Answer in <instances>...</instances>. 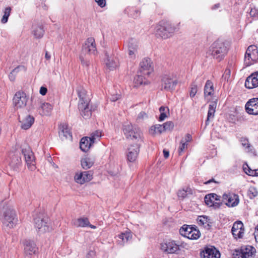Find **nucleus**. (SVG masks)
<instances>
[{"label": "nucleus", "instance_id": "nucleus-1", "mask_svg": "<svg viewBox=\"0 0 258 258\" xmlns=\"http://www.w3.org/2000/svg\"><path fill=\"white\" fill-rule=\"evenodd\" d=\"M178 28L169 22L161 21L155 27V35L158 37L167 39L172 36Z\"/></svg>", "mask_w": 258, "mask_h": 258}, {"label": "nucleus", "instance_id": "nucleus-2", "mask_svg": "<svg viewBox=\"0 0 258 258\" xmlns=\"http://www.w3.org/2000/svg\"><path fill=\"white\" fill-rule=\"evenodd\" d=\"M227 51L228 48L225 44L223 42L217 40L209 47L207 53L220 61L224 58Z\"/></svg>", "mask_w": 258, "mask_h": 258}, {"label": "nucleus", "instance_id": "nucleus-3", "mask_svg": "<svg viewBox=\"0 0 258 258\" xmlns=\"http://www.w3.org/2000/svg\"><path fill=\"white\" fill-rule=\"evenodd\" d=\"M97 51L96 47L95 39L93 37L88 38L83 45L80 59L83 66H89L90 63L84 56L88 54L89 55H96Z\"/></svg>", "mask_w": 258, "mask_h": 258}, {"label": "nucleus", "instance_id": "nucleus-4", "mask_svg": "<svg viewBox=\"0 0 258 258\" xmlns=\"http://www.w3.org/2000/svg\"><path fill=\"white\" fill-rule=\"evenodd\" d=\"M122 130L127 139L135 141L137 143H141L143 141L141 131L131 123L124 124Z\"/></svg>", "mask_w": 258, "mask_h": 258}, {"label": "nucleus", "instance_id": "nucleus-5", "mask_svg": "<svg viewBox=\"0 0 258 258\" xmlns=\"http://www.w3.org/2000/svg\"><path fill=\"white\" fill-rule=\"evenodd\" d=\"M178 83L177 75L174 73L164 74L161 78V89L172 91Z\"/></svg>", "mask_w": 258, "mask_h": 258}, {"label": "nucleus", "instance_id": "nucleus-6", "mask_svg": "<svg viewBox=\"0 0 258 258\" xmlns=\"http://www.w3.org/2000/svg\"><path fill=\"white\" fill-rule=\"evenodd\" d=\"M2 220L5 226L9 228H13L18 222L15 211L12 208H8L6 209L4 212Z\"/></svg>", "mask_w": 258, "mask_h": 258}, {"label": "nucleus", "instance_id": "nucleus-7", "mask_svg": "<svg viewBox=\"0 0 258 258\" xmlns=\"http://www.w3.org/2000/svg\"><path fill=\"white\" fill-rule=\"evenodd\" d=\"M255 252L256 250L254 247L246 245L235 249L232 255L233 258H254Z\"/></svg>", "mask_w": 258, "mask_h": 258}, {"label": "nucleus", "instance_id": "nucleus-8", "mask_svg": "<svg viewBox=\"0 0 258 258\" xmlns=\"http://www.w3.org/2000/svg\"><path fill=\"white\" fill-rule=\"evenodd\" d=\"M34 227L37 232L41 234L50 230L48 219L42 216H38L34 218Z\"/></svg>", "mask_w": 258, "mask_h": 258}, {"label": "nucleus", "instance_id": "nucleus-9", "mask_svg": "<svg viewBox=\"0 0 258 258\" xmlns=\"http://www.w3.org/2000/svg\"><path fill=\"white\" fill-rule=\"evenodd\" d=\"M21 148L22 153L24 156L28 168L31 171L34 170L36 168L35 157L30 147L25 144L22 146Z\"/></svg>", "mask_w": 258, "mask_h": 258}, {"label": "nucleus", "instance_id": "nucleus-10", "mask_svg": "<svg viewBox=\"0 0 258 258\" xmlns=\"http://www.w3.org/2000/svg\"><path fill=\"white\" fill-rule=\"evenodd\" d=\"M258 60V49L256 46L251 45L248 47L244 57V63L249 66Z\"/></svg>", "mask_w": 258, "mask_h": 258}, {"label": "nucleus", "instance_id": "nucleus-11", "mask_svg": "<svg viewBox=\"0 0 258 258\" xmlns=\"http://www.w3.org/2000/svg\"><path fill=\"white\" fill-rule=\"evenodd\" d=\"M180 234L189 239H197L200 236V232L199 230L190 227L187 225H183L180 229Z\"/></svg>", "mask_w": 258, "mask_h": 258}, {"label": "nucleus", "instance_id": "nucleus-12", "mask_svg": "<svg viewBox=\"0 0 258 258\" xmlns=\"http://www.w3.org/2000/svg\"><path fill=\"white\" fill-rule=\"evenodd\" d=\"M154 68L152 60L149 58H144L140 63V68L138 72L144 74L146 79V77H150L153 72Z\"/></svg>", "mask_w": 258, "mask_h": 258}, {"label": "nucleus", "instance_id": "nucleus-13", "mask_svg": "<svg viewBox=\"0 0 258 258\" xmlns=\"http://www.w3.org/2000/svg\"><path fill=\"white\" fill-rule=\"evenodd\" d=\"M28 97L24 92L19 91L17 92L13 98L14 104L17 108H24L26 106Z\"/></svg>", "mask_w": 258, "mask_h": 258}, {"label": "nucleus", "instance_id": "nucleus-14", "mask_svg": "<svg viewBox=\"0 0 258 258\" xmlns=\"http://www.w3.org/2000/svg\"><path fill=\"white\" fill-rule=\"evenodd\" d=\"M246 112L250 115H258V98L249 99L245 104Z\"/></svg>", "mask_w": 258, "mask_h": 258}, {"label": "nucleus", "instance_id": "nucleus-15", "mask_svg": "<svg viewBox=\"0 0 258 258\" xmlns=\"http://www.w3.org/2000/svg\"><path fill=\"white\" fill-rule=\"evenodd\" d=\"M161 249L166 253H174L179 250V247L175 241L168 240L161 244Z\"/></svg>", "mask_w": 258, "mask_h": 258}, {"label": "nucleus", "instance_id": "nucleus-16", "mask_svg": "<svg viewBox=\"0 0 258 258\" xmlns=\"http://www.w3.org/2000/svg\"><path fill=\"white\" fill-rule=\"evenodd\" d=\"M140 144L132 145L127 148L126 156L128 162H134L136 160L140 152Z\"/></svg>", "mask_w": 258, "mask_h": 258}, {"label": "nucleus", "instance_id": "nucleus-17", "mask_svg": "<svg viewBox=\"0 0 258 258\" xmlns=\"http://www.w3.org/2000/svg\"><path fill=\"white\" fill-rule=\"evenodd\" d=\"M220 197L215 194H210L205 197V204L209 207L218 208L220 205Z\"/></svg>", "mask_w": 258, "mask_h": 258}, {"label": "nucleus", "instance_id": "nucleus-18", "mask_svg": "<svg viewBox=\"0 0 258 258\" xmlns=\"http://www.w3.org/2000/svg\"><path fill=\"white\" fill-rule=\"evenodd\" d=\"M231 232L235 239L242 238L244 233V228L243 223L240 221L234 223Z\"/></svg>", "mask_w": 258, "mask_h": 258}, {"label": "nucleus", "instance_id": "nucleus-19", "mask_svg": "<svg viewBox=\"0 0 258 258\" xmlns=\"http://www.w3.org/2000/svg\"><path fill=\"white\" fill-rule=\"evenodd\" d=\"M200 255L202 258H220V252L214 247H206L201 252Z\"/></svg>", "mask_w": 258, "mask_h": 258}, {"label": "nucleus", "instance_id": "nucleus-20", "mask_svg": "<svg viewBox=\"0 0 258 258\" xmlns=\"http://www.w3.org/2000/svg\"><path fill=\"white\" fill-rule=\"evenodd\" d=\"M105 63L106 67L110 70L115 69L119 66L118 58L114 56L109 55V54L106 52Z\"/></svg>", "mask_w": 258, "mask_h": 258}, {"label": "nucleus", "instance_id": "nucleus-21", "mask_svg": "<svg viewBox=\"0 0 258 258\" xmlns=\"http://www.w3.org/2000/svg\"><path fill=\"white\" fill-rule=\"evenodd\" d=\"M223 201L229 207H233L237 206L239 203L238 196L236 195L224 194Z\"/></svg>", "mask_w": 258, "mask_h": 258}, {"label": "nucleus", "instance_id": "nucleus-22", "mask_svg": "<svg viewBox=\"0 0 258 258\" xmlns=\"http://www.w3.org/2000/svg\"><path fill=\"white\" fill-rule=\"evenodd\" d=\"M245 86L248 89H252L258 86V71L253 73L246 78Z\"/></svg>", "mask_w": 258, "mask_h": 258}, {"label": "nucleus", "instance_id": "nucleus-23", "mask_svg": "<svg viewBox=\"0 0 258 258\" xmlns=\"http://www.w3.org/2000/svg\"><path fill=\"white\" fill-rule=\"evenodd\" d=\"M19 121L21 123V127L24 130L29 128L34 122L33 116L27 114L25 116H19Z\"/></svg>", "mask_w": 258, "mask_h": 258}, {"label": "nucleus", "instance_id": "nucleus-24", "mask_svg": "<svg viewBox=\"0 0 258 258\" xmlns=\"http://www.w3.org/2000/svg\"><path fill=\"white\" fill-rule=\"evenodd\" d=\"M77 92L79 98V104H89L90 99L87 95V91L83 87H78L77 89Z\"/></svg>", "mask_w": 258, "mask_h": 258}, {"label": "nucleus", "instance_id": "nucleus-25", "mask_svg": "<svg viewBox=\"0 0 258 258\" xmlns=\"http://www.w3.org/2000/svg\"><path fill=\"white\" fill-rule=\"evenodd\" d=\"M52 109V106L48 103L40 101L38 111L41 115H49Z\"/></svg>", "mask_w": 258, "mask_h": 258}, {"label": "nucleus", "instance_id": "nucleus-26", "mask_svg": "<svg viewBox=\"0 0 258 258\" xmlns=\"http://www.w3.org/2000/svg\"><path fill=\"white\" fill-rule=\"evenodd\" d=\"M59 130V137L61 140L72 139V135L67 124H60Z\"/></svg>", "mask_w": 258, "mask_h": 258}, {"label": "nucleus", "instance_id": "nucleus-27", "mask_svg": "<svg viewBox=\"0 0 258 258\" xmlns=\"http://www.w3.org/2000/svg\"><path fill=\"white\" fill-rule=\"evenodd\" d=\"M24 244V253L26 255H32L34 254L37 248L33 241L29 240H25Z\"/></svg>", "mask_w": 258, "mask_h": 258}, {"label": "nucleus", "instance_id": "nucleus-28", "mask_svg": "<svg viewBox=\"0 0 258 258\" xmlns=\"http://www.w3.org/2000/svg\"><path fill=\"white\" fill-rule=\"evenodd\" d=\"M138 45L137 42L133 39H131L128 44V53L130 57L132 59L136 58L138 53Z\"/></svg>", "mask_w": 258, "mask_h": 258}, {"label": "nucleus", "instance_id": "nucleus-29", "mask_svg": "<svg viewBox=\"0 0 258 258\" xmlns=\"http://www.w3.org/2000/svg\"><path fill=\"white\" fill-rule=\"evenodd\" d=\"M149 77H144V74H141L140 72H138V75L134 78V84L135 87H138L141 85H147L149 83L148 78Z\"/></svg>", "mask_w": 258, "mask_h": 258}, {"label": "nucleus", "instance_id": "nucleus-30", "mask_svg": "<svg viewBox=\"0 0 258 258\" xmlns=\"http://www.w3.org/2000/svg\"><path fill=\"white\" fill-rule=\"evenodd\" d=\"M89 104H79L78 105L81 115L85 119H88L91 116V110L89 108Z\"/></svg>", "mask_w": 258, "mask_h": 258}, {"label": "nucleus", "instance_id": "nucleus-31", "mask_svg": "<svg viewBox=\"0 0 258 258\" xmlns=\"http://www.w3.org/2000/svg\"><path fill=\"white\" fill-rule=\"evenodd\" d=\"M92 144L93 143L90 141L89 137H83L81 140L80 148L83 152H87Z\"/></svg>", "mask_w": 258, "mask_h": 258}, {"label": "nucleus", "instance_id": "nucleus-32", "mask_svg": "<svg viewBox=\"0 0 258 258\" xmlns=\"http://www.w3.org/2000/svg\"><path fill=\"white\" fill-rule=\"evenodd\" d=\"M217 106L216 103L215 102H212L209 105V110L208 112L207 119L206 121V125H207L209 124V121L211 119H213L214 117V114Z\"/></svg>", "mask_w": 258, "mask_h": 258}, {"label": "nucleus", "instance_id": "nucleus-33", "mask_svg": "<svg viewBox=\"0 0 258 258\" xmlns=\"http://www.w3.org/2000/svg\"><path fill=\"white\" fill-rule=\"evenodd\" d=\"M73 224L77 227H85L89 225V221L87 218H80L73 220Z\"/></svg>", "mask_w": 258, "mask_h": 258}, {"label": "nucleus", "instance_id": "nucleus-34", "mask_svg": "<svg viewBox=\"0 0 258 258\" xmlns=\"http://www.w3.org/2000/svg\"><path fill=\"white\" fill-rule=\"evenodd\" d=\"M118 241L120 245H123L132 238V235L130 232L121 233L118 235Z\"/></svg>", "mask_w": 258, "mask_h": 258}, {"label": "nucleus", "instance_id": "nucleus-35", "mask_svg": "<svg viewBox=\"0 0 258 258\" xmlns=\"http://www.w3.org/2000/svg\"><path fill=\"white\" fill-rule=\"evenodd\" d=\"M198 220L199 224L203 225L207 229L210 228V227L211 226V222H210V219L207 216H199L198 218Z\"/></svg>", "mask_w": 258, "mask_h": 258}, {"label": "nucleus", "instance_id": "nucleus-36", "mask_svg": "<svg viewBox=\"0 0 258 258\" xmlns=\"http://www.w3.org/2000/svg\"><path fill=\"white\" fill-rule=\"evenodd\" d=\"M33 33L36 38H41L44 33L43 28L42 25H34L33 26Z\"/></svg>", "mask_w": 258, "mask_h": 258}, {"label": "nucleus", "instance_id": "nucleus-37", "mask_svg": "<svg viewBox=\"0 0 258 258\" xmlns=\"http://www.w3.org/2000/svg\"><path fill=\"white\" fill-rule=\"evenodd\" d=\"M81 166L84 169L91 168L94 164L92 159L89 157H85L81 160Z\"/></svg>", "mask_w": 258, "mask_h": 258}, {"label": "nucleus", "instance_id": "nucleus-38", "mask_svg": "<svg viewBox=\"0 0 258 258\" xmlns=\"http://www.w3.org/2000/svg\"><path fill=\"white\" fill-rule=\"evenodd\" d=\"M214 91L213 85L211 81L208 80L204 88V94L205 96H211Z\"/></svg>", "mask_w": 258, "mask_h": 258}, {"label": "nucleus", "instance_id": "nucleus-39", "mask_svg": "<svg viewBox=\"0 0 258 258\" xmlns=\"http://www.w3.org/2000/svg\"><path fill=\"white\" fill-rule=\"evenodd\" d=\"M162 125L160 124H156L152 126L149 130V134L152 136L156 134H160L163 132Z\"/></svg>", "mask_w": 258, "mask_h": 258}, {"label": "nucleus", "instance_id": "nucleus-40", "mask_svg": "<svg viewBox=\"0 0 258 258\" xmlns=\"http://www.w3.org/2000/svg\"><path fill=\"white\" fill-rule=\"evenodd\" d=\"M192 194V189L188 187H186L178 190L177 192V196L179 198H181L183 199L185 198L188 195H191Z\"/></svg>", "mask_w": 258, "mask_h": 258}, {"label": "nucleus", "instance_id": "nucleus-41", "mask_svg": "<svg viewBox=\"0 0 258 258\" xmlns=\"http://www.w3.org/2000/svg\"><path fill=\"white\" fill-rule=\"evenodd\" d=\"M243 170L246 174L250 176H258V169L255 170L251 169L247 164L243 166Z\"/></svg>", "mask_w": 258, "mask_h": 258}, {"label": "nucleus", "instance_id": "nucleus-42", "mask_svg": "<svg viewBox=\"0 0 258 258\" xmlns=\"http://www.w3.org/2000/svg\"><path fill=\"white\" fill-rule=\"evenodd\" d=\"M11 12V8L10 7L5 8L4 11V15L1 19V22L3 24H5L8 22L9 17L10 15Z\"/></svg>", "mask_w": 258, "mask_h": 258}, {"label": "nucleus", "instance_id": "nucleus-43", "mask_svg": "<svg viewBox=\"0 0 258 258\" xmlns=\"http://www.w3.org/2000/svg\"><path fill=\"white\" fill-rule=\"evenodd\" d=\"M102 136V133L100 131H96L92 133L91 137H89L90 141L94 143L95 142L99 140Z\"/></svg>", "mask_w": 258, "mask_h": 258}, {"label": "nucleus", "instance_id": "nucleus-44", "mask_svg": "<svg viewBox=\"0 0 258 258\" xmlns=\"http://www.w3.org/2000/svg\"><path fill=\"white\" fill-rule=\"evenodd\" d=\"M174 127V123L171 121H167L162 125L163 131H170Z\"/></svg>", "mask_w": 258, "mask_h": 258}, {"label": "nucleus", "instance_id": "nucleus-45", "mask_svg": "<svg viewBox=\"0 0 258 258\" xmlns=\"http://www.w3.org/2000/svg\"><path fill=\"white\" fill-rule=\"evenodd\" d=\"M258 192L254 187H250L248 190V195L250 199H252L257 195Z\"/></svg>", "mask_w": 258, "mask_h": 258}, {"label": "nucleus", "instance_id": "nucleus-46", "mask_svg": "<svg viewBox=\"0 0 258 258\" xmlns=\"http://www.w3.org/2000/svg\"><path fill=\"white\" fill-rule=\"evenodd\" d=\"M21 159L20 157H16L13 158L11 162V165L13 167H17L20 164Z\"/></svg>", "mask_w": 258, "mask_h": 258}, {"label": "nucleus", "instance_id": "nucleus-47", "mask_svg": "<svg viewBox=\"0 0 258 258\" xmlns=\"http://www.w3.org/2000/svg\"><path fill=\"white\" fill-rule=\"evenodd\" d=\"M197 85L194 83H192L190 86V91L189 92V95L190 97H194L197 92Z\"/></svg>", "mask_w": 258, "mask_h": 258}, {"label": "nucleus", "instance_id": "nucleus-48", "mask_svg": "<svg viewBox=\"0 0 258 258\" xmlns=\"http://www.w3.org/2000/svg\"><path fill=\"white\" fill-rule=\"evenodd\" d=\"M84 183L89 181L92 179V175L88 171L82 172Z\"/></svg>", "mask_w": 258, "mask_h": 258}, {"label": "nucleus", "instance_id": "nucleus-49", "mask_svg": "<svg viewBox=\"0 0 258 258\" xmlns=\"http://www.w3.org/2000/svg\"><path fill=\"white\" fill-rule=\"evenodd\" d=\"M83 175L82 174V172H81L80 173H77L75 176V181L80 184H83L84 181H83Z\"/></svg>", "mask_w": 258, "mask_h": 258}, {"label": "nucleus", "instance_id": "nucleus-50", "mask_svg": "<svg viewBox=\"0 0 258 258\" xmlns=\"http://www.w3.org/2000/svg\"><path fill=\"white\" fill-rule=\"evenodd\" d=\"M241 142L242 146L245 148L246 151L249 152L250 146L248 140L246 139H241Z\"/></svg>", "mask_w": 258, "mask_h": 258}, {"label": "nucleus", "instance_id": "nucleus-51", "mask_svg": "<svg viewBox=\"0 0 258 258\" xmlns=\"http://www.w3.org/2000/svg\"><path fill=\"white\" fill-rule=\"evenodd\" d=\"M187 143L186 142H184L183 140H182L180 142V145L178 149L179 154L180 155L181 153L187 147Z\"/></svg>", "mask_w": 258, "mask_h": 258}, {"label": "nucleus", "instance_id": "nucleus-52", "mask_svg": "<svg viewBox=\"0 0 258 258\" xmlns=\"http://www.w3.org/2000/svg\"><path fill=\"white\" fill-rule=\"evenodd\" d=\"M231 72L229 69L227 68L225 70L224 73L222 76V79L228 81L230 77Z\"/></svg>", "mask_w": 258, "mask_h": 258}, {"label": "nucleus", "instance_id": "nucleus-53", "mask_svg": "<svg viewBox=\"0 0 258 258\" xmlns=\"http://www.w3.org/2000/svg\"><path fill=\"white\" fill-rule=\"evenodd\" d=\"M147 117L148 116L146 113L144 111H142L138 114V117L137 118V120L138 121H141L144 120V119L147 118Z\"/></svg>", "mask_w": 258, "mask_h": 258}, {"label": "nucleus", "instance_id": "nucleus-54", "mask_svg": "<svg viewBox=\"0 0 258 258\" xmlns=\"http://www.w3.org/2000/svg\"><path fill=\"white\" fill-rule=\"evenodd\" d=\"M250 15L253 17H258V10L252 9L250 12Z\"/></svg>", "mask_w": 258, "mask_h": 258}, {"label": "nucleus", "instance_id": "nucleus-55", "mask_svg": "<svg viewBox=\"0 0 258 258\" xmlns=\"http://www.w3.org/2000/svg\"><path fill=\"white\" fill-rule=\"evenodd\" d=\"M120 97V95L119 94L112 95L110 98V99L111 101L114 102L118 99H119Z\"/></svg>", "mask_w": 258, "mask_h": 258}, {"label": "nucleus", "instance_id": "nucleus-56", "mask_svg": "<svg viewBox=\"0 0 258 258\" xmlns=\"http://www.w3.org/2000/svg\"><path fill=\"white\" fill-rule=\"evenodd\" d=\"M97 4L101 8L105 6V0H95Z\"/></svg>", "mask_w": 258, "mask_h": 258}, {"label": "nucleus", "instance_id": "nucleus-57", "mask_svg": "<svg viewBox=\"0 0 258 258\" xmlns=\"http://www.w3.org/2000/svg\"><path fill=\"white\" fill-rule=\"evenodd\" d=\"M254 238L256 242H258V224L255 228V230L253 233Z\"/></svg>", "mask_w": 258, "mask_h": 258}, {"label": "nucleus", "instance_id": "nucleus-58", "mask_svg": "<svg viewBox=\"0 0 258 258\" xmlns=\"http://www.w3.org/2000/svg\"><path fill=\"white\" fill-rule=\"evenodd\" d=\"M47 91V89L46 88L44 87H41L40 89L39 92L42 95H45Z\"/></svg>", "mask_w": 258, "mask_h": 258}, {"label": "nucleus", "instance_id": "nucleus-59", "mask_svg": "<svg viewBox=\"0 0 258 258\" xmlns=\"http://www.w3.org/2000/svg\"><path fill=\"white\" fill-rule=\"evenodd\" d=\"M167 117L166 112L160 113V115L159 118V121H163Z\"/></svg>", "mask_w": 258, "mask_h": 258}, {"label": "nucleus", "instance_id": "nucleus-60", "mask_svg": "<svg viewBox=\"0 0 258 258\" xmlns=\"http://www.w3.org/2000/svg\"><path fill=\"white\" fill-rule=\"evenodd\" d=\"M22 69H24V67L23 66H18L17 68H15L12 72L14 74H16L17 73L19 72V71Z\"/></svg>", "mask_w": 258, "mask_h": 258}, {"label": "nucleus", "instance_id": "nucleus-61", "mask_svg": "<svg viewBox=\"0 0 258 258\" xmlns=\"http://www.w3.org/2000/svg\"><path fill=\"white\" fill-rule=\"evenodd\" d=\"M159 111H160V113L166 112H169V110L168 107H166L164 106H161L159 108Z\"/></svg>", "mask_w": 258, "mask_h": 258}, {"label": "nucleus", "instance_id": "nucleus-62", "mask_svg": "<svg viewBox=\"0 0 258 258\" xmlns=\"http://www.w3.org/2000/svg\"><path fill=\"white\" fill-rule=\"evenodd\" d=\"M95 255V252L93 250H90L88 252L86 255L87 258H92Z\"/></svg>", "mask_w": 258, "mask_h": 258}, {"label": "nucleus", "instance_id": "nucleus-63", "mask_svg": "<svg viewBox=\"0 0 258 258\" xmlns=\"http://www.w3.org/2000/svg\"><path fill=\"white\" fill-rule=\"evenodd\" d=\"M191 140V136L189 134H187L185 138V141L184 142H186L187 143Z\"/></svg>", "mask_w": 258, "mask_h": 258}, {"label": "nucleus", "instance_id": "nucleus-64", "mask_svg": "<svg viewBox=\"0 0 258 258\" xmlns=\"http://www.w3.org/2000/svg\"><path fill=\"white\" fill-rule=\"evenodd\" d=\"M15 75H16V74H14L12 72H11V73L10 74V75L9 76V78L11 81H13L15 80Z\"/></svg>", "mask_w": 258, "mask_h": 258}]
</instances>
